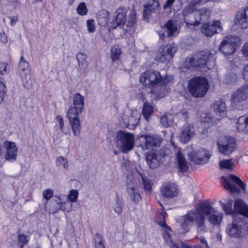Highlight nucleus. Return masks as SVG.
<instances>
[{"mask_svg":"<svg viewBox=\"0 0 248 248\" xmlns=\"http://www.w3.org/2000/svg\"><path fill=\"white\" fill-rule=\"evenodd\" d=\"M206 217L211 224L217 225L222 221L223 214L212 207L208 202H204L182 217L181 226L185 229L190 225H194L198 232H205L207 230Z\"/></svg>","mask_w":248,"mask_h":248,"instance_id":"1","label":"nucleus"},{"mask_svg":"<svg viewBox=\"0 0 248 248\" xmlns=\"http://www.w3.org/2000/svg\"><path fill=\"white\" fill-rule=\"evenodd\" d=\"M234 207L238 214L227 225L226 232L230 237L238 238L241 236L242 230L246 225L245 217H248V207L241 200L237 199L234 202Z\"/></svg>","mask_w":248,"mask_h":248,"instance_id":"2","label":"nucleus"},{"mask_svg":"<svg viewBox=\"0 0 248 248\" xmlns=\"http://www.w3.org/2000/svg\"><path fill=\"white\" fill-rule=\"evenodd\" d=\"M73 106L68 109L67 117L75 136H78L80 133L81 125L79 114L82 113L84 105V97L80 93H76L73 97Z\"/></svg>","mask_w":248,"mask_h":248,"instance_id":"3","label":"nucleus"},{"mask_svg":"<svg viewBox=\"0 0 248 248\" xmlns=\"http://www.w3.org/2000/svg\"><path fill=\"white\" fill-rule=\"evenodd\" d=\"M161 79L160 72L154 70L145 71L140 78V82L143 86L151 87V93L160 98L165 95V87L160 85Z\"/></svg>","mask_w":248,"mask_h":248,"instance_id":"4","label":"nucleus"},{"mask_svg":"<svg viewBox=\"0 0 248 248\" xmlns=\"http://www.w3.org/2000/svg\"><path fill=\"white\" fill-rule=\"evenodd\" d=\"M187 88L192 96L201 98L207 93L209 84L205 77H194L188 80Z\"/></svg>","mask_w":248,"mask_h":248,"instance_id":"5","label":"nucleus"},{"mask_svg":"<svg viewBox=\"0 0 248 248\" xmlns=\"http://www.w3.org/2000/svg\"><path fill=\"white\" fill-rule=\"evenodd\" d=\"M127 9L124 7L118 8L115 12V21L118 25H122V28L126 31H128L135 25L137 21L136 11L131 9L126 20Z\"/></svg>","mask_w":248,"mask_h":248,"instance_id":"6","label":"nucleus"},{"mask_svg":"<svg viewBox=\"0 0 248 248\" xmlns=\"http://www.w3.org/2000/svg\"><path fill=\"white\" fill-rule=\"evenodd\" d=\"M135 138L133 134L124 132L121 130L116 134L117 146L124 153H127L133 149L134 146Z\"/></svg>","mask_w":248,"mask_h":248,"instance_id":"7","label":"nucleus"},{"mask_svg":"<svg viewBox=\"0 0 248 248\" xmlns=\"http://www.w3.org/2000/svg\"><path fill=\"white\" fill-rule=\"evenodd\" d=\"M221 179L224 188L232 193L238 192L239 188L243 190L245 188V183L235 175L231 174L228 178L223 176Z\"/></svg>","mask_w":248,"mask_h":248,"instance_id":"8","label":"nucleus"},{"mask_svg":"<svg viewBox=\"0 0 248 248\" xmlns=\"http://www.w3.org/2000/svg\"><path fill=\"white\" fill-rule=\"evenodd\" d=\"M210 15L209 9L203 7L194 11L189 15L188 18L185 19V22L187 25L197 26L200 23L202 20L207 19Z\"/></svg>","mask_w":248,"mask_h":248,"instance_id":"9","label":"nucleus"},{"mask_svg":"<svg viewBox=\"0 0 248 248\" xmlns=\"http://www.w3.org/2000/svg\"><path fill=\"white\" fill-rule=\"evenodd\" d=\"M187 155L191 162L199 165L208 163L211 156L210 152L203 148L193 150Z\"/></svg>","mask_w":248,"mask_h":248,"instance_id":"10","label":"nucleus"},{"mask_svg":"<svg viewBox=\"0 0 248 248\" xmlns=\"http://www.w3.org/2000/svg\"><path fill=\"white\" fill-rule=\"evenodd\" d=\"M219 152L225 155L231 154L236 148L235 139L231 137L221 136L217 142Z\"/></svg>","mask_w":248,"mask_h":248,"instance_id":"11","label":"nucleus"},{"mask_svg":"<svg viewBox=\"0 0 248 248\" xmlns=\"http://www.w3.org/2000/svg\"><path fill=\"white\" fill-rule=\"evenodd\" d=\"M140 146L143 150L159 146L162 141L161 138L157 135L149 134L141 135L139 137Z\"/></svg>","mask_w":248,"mask_h":248,"instance_id":"12","label":"nucleus"},{"mask_svg":"<svg viewBox=\"0 0 248 248\" xmlns=\"http://www.w3.org/2000/svg\"><path fill=\"white\" fill-rule=\"evenodd\" d=\"M18 68L23 86L27 89L31 88L34 79L30 74L29 63H19Z\"/></svg>","mask_w":248,"mask_h":248,"instance_id":"13","label":"nucleus"},{"mask_svg":"<svg viewBox=\"0 0 248 248\" xmlns=\"http://www.w3.org/2000/svg\"><path fill=\"white\" fill-rule=\"evenodd\" d=\"M238 41V38L231 35L227 36L222 40L219 49L226 55H232L235 52Z\"/></svg>","mask_w":248,"mask_h":248,"instance_id":"14","label":"nucleus"},{"mask_svg":"<svg viewBox=\"0 0 248 248\" xmlns=\"http://www.w3.org/2000/svg\"><path fill=\"white\" fill-rule=\"evenodd\" d=\"M202 34L206 36H212L222 31L221 23L219 20H214L203 24L201 29Z\"/></svg>","mask_w":248,"mask_h":248,"instance_id":"15","label":"nucleus"},{"mask_svg":"<svg viewBox=\"0 0 248 248\" xmlns=\"http://www.w3.org/2000/svg\"><path fill=\"white\" fill-rule=\"evenodd\" d=\"M215 61V59L214 56L209 50H206L196 52L189 55L186 59V62H199L200 61L210 62Z\"/></svg>","mask_w":248,"mask_h":248,"instance_id":"16","label":"nucleus"},{"mask_svg":"<svg viewBox=\"0 0 248 248\" xmlns=\"http://www.w3.org/2000/svg\"><path fill=\"white\" fill-rule=\"evenodd\" d=\"M176 47L174 44L168 45L164 47L159 48L158 55H160V57L156 56V60L160 61H169L172 57L173 54L176 51Z\"/></svg>","mask_w":248,"mask_h":248,"instance_id":"17","label":"nucleus"},{"mask_svg":"<svg viewBox=\"0 0 248 248\" xmlns=\"http://www.w3.org/2000/svg\"><path fill=\"white\" fill-rule=\"evenodd\" d=\"M234 23L236 26L240 28H248V6L240 9L236 13Z\"/></svg>","mask_w":248,"mask_h":248,"instance_id":"18","label":"nucleus"},{"mask_svg":"<svg viewBox=\"0 0 248 248\" xmlns=\"http://www.w3.org/2000/svg\"><path fill=\"white\" fill-rule=\"evenodd\" d=\"M165 154L163 151L159 152L148 154L146 156V161L151 168H155L159 163H162Z\"/></svg>","mask_w":248,"mask_h":248,"instance_id":"19","label":"nucleus"},{"mask_svg":"<svg viewBox=\"0 0 248 248\" xmlns=\"http://www.w3.org/2000/svg\"><path fill=\"white\" fill-rule=\"evenodd\" d=\"M248 98V84L238 89L232 95L231 100L233 103H240Z\"/></svg>","mask_w":248,"mask_h":248,"instance_id":"20","label":"nucleus"},{"mask_svg":"<svg viewBox=\"0 0 248 248\" xmlns=\"http://www.w3.org/2000/svg\"><path fill=\"white\" fill-rule=\"evenodd\" d=\"M160 191L162 195L166 198H171L178 195V188L175 184L172 182L163 184Z\"/></svg>","mask_w":248,"mask_h":248,"instance_id":"21","label":"nucleus"},{"mask_svg":"<svg viewBox=\"0 0 248 248\" xmlns=\"http://www.w3.org/2000/svg\"><path fill=\"white\" fill-rule=\"evenodd\" d=\"M195 134V128L193 125L187 124L182 127L179 135L180 141L183 143L188 142Z\"/></svg>","mask_w":248,"mask_h":248,"instance_id":"22","label":"nucleus"},{"mask_svg":"<svg viewBox=\"0 0 248 248\" xmlns=\"http://www.w3.org/2000/svg\"><path fill=\"white\" fill-rule=\"evenodd\" d=\"M160 10V4L157 0H149L144 5L143 16L149 18L152 13H157Z\"/></svg>","mask_w":248,"mask_h":248,"instance_id":"23","label":"nucleus"},{"mask_svg":"<svg viewBox=\"0 0 248 248\" xmlns=\"http://www.w3.org/2000/svg\"><path fill=\"white\" fill-rule=\"evenodd\" d=\"M4 147L6 148L5 158L9 161L16 160L17 156V148L13 142L6 141L4 143Z\"/></svg>","mask_w":248,"mask_h":248,"instance_id":"24","label":"nucleus"},{"mask_svg":"<svg viewBox=\"0 0 248 248\" xmlns=\"http://www.w3.org/2000/svg\"><path fill=\"white\" fill-rule=\"evenodd\" d=\"M212 108L216 115L223 116L226 115L227 107L225 102L220 99L215 100L212 105Z\"/></svg>","mask_w":248,"mask_h":248,"instance_id":"25","label":"nucleus"},{"mask_svg":"<svg viewBox=\"0 0 248 248\" xmlns=\"http://www.w3.org/2000/svg\"><path fill=\"white\" fill-rule=\"evenodd\" d=\"M175 153L179 170L182 172L186 171L188 169L187 162L185 159L181 150L176 149Z\"/></svg>","mask_w":248,"mask_h":248,"instance_id":"26","label":"nucleus"},{"mask_svg":"<svg viewBox=\"0 0 248 248\" xmlns=\"http://www.w3.org/2000/svg\"><path fill=\"white\" fill-rule=\"evenodd\" d=\"M236 128L240 132H248V115H242L238 118Z\"/></svg>","mask_w":248,"mask_h":248,"instance_id":"27","label":"nucleus"},{"mask_svg":"<svg viewBox=\"0 0 248 248\" xmlns=\"http://www.w3.org/2000/svg\"><path fill=\"white\" fill-rule=\"evenodd\" d=\"M98 24L102 26H106L109 20V13L106 9L100 10L97 16Z\"/></svg>","mask_w":248,"mask_h":248,"instance_id":"28","label":"nucleus"},{"mask_svg":"<svg viewBox=\"0 0 248 248\" xmlns=\"http://www.w3.org/2000/svg\"><path fill=\"white\" fill-rule=\"evenodd\" d=\"M127 193L130 197L131 199L134 202H138L140 199V195L138 192L135 186H132L128 182H127Z\"/></svg>","mask_w":248,"mask_h":248,"instance_id":"29","label":"nucleus"},{"mask_svg":"<svg viewBox=\"0 0 248 248\" xmlns=\"http://www.w3.org/2000/svg\"><path fill=\"white\" fill-rule=\"evenodd\" d=\"M201 2V0H186L187 5L183 11V15L184 16L190 14L194 11V7Z\"/></svg>","mask_w":248,"mask_h":248,"instance_id":"30","label":"nucleus"},{"mask_svg":"<svg viewBox=\"0 0 248 248\" xmlns=\"http://www.w3.org/2000/svg\"><path fill=\"white\" fill-rule=\"evenodd\" d=\"M122 206L123 200L120 198L118 195L116 194V197L112 202V208L116 213L120 214L123 211Z\"/></svg>","mask_w":248,"mask_h":248,"instance_id":"31","label":"nucleus"},{"mask_svg":"<svg viewBox=\"0 0 248 248\" xmlns=\"http://www.w3.org/2000/svg\"><path fill=\"white\" fill-rule=\"evenodd\" d=\"M140 114L137 111H133L129 117L127 121V127L128 126H135L137 125L140 120Z\"/></svg>","mask_w":248,"mask_h":248,"instance_id":"32","label":"nucleus"},{"mask_svg":"<svg viewBox=\"0 0 248 248\" xmlns=\"http://www.w3.org/2000/svg\"><path fill=\"white\" fill-rule=\"evenodd\" d=\"M153 113V107L149 103H145L142 108V113L146 121H148L150 116Z\"/></svg>","mask_w":248,"mask_h":248,"instance_id":"33","label":"nucleus"},{"mask_svg":"<svg viewBox=\"0 0 248 248\" xmlns=\"http://www.w3.org/2000/svg\"><path fill=\"white\" fill-rule=\"evenodd\" d=\"M160 121L164 127H168L173 124V117L171 114L163 115L161 117Z\"/></svg>","mask_w":248,"mask_h":248,"instance_id":"34","label":"nucleus"},{"mask_svg":"<svg viewBox=\"0 0 248 248\" xmlns=\"http://www.w3.org/2000/svg\"><path fill=\"white\" fill-rule=\"evenodd\" d=\"M165 27L167 30V35L170 37L177 30L176 24L172 20L168 21L165 24Z\"/></svg>","mask_w":248,"mask_h":248,"instance_id":"35","label":"nucleus"},{"mask_svg":"<svg viewBox=\"0 0 248 248\" xmlns=\"http://www.w3.org/2000/svg\"><path fill=\"white\" fill-rule=\"evenodd\" d=\"M160 206L161 207L162 212L160 213V215L162 216L163 219V222H159L158 224L160 225L162 228H166L168 230H170V228L167 226V224L165 222V220L166 216H167V213L164 211V207L161 202H159Z\"/></svg>","mask_w":248,"mask_h":248,"instance_id":"36","label":"nucleus"},{"mask_svg":"<svg viewBox=\"0 0 248 248\" xmlns=\"http://www.w3.org/2000/svg\"><path fill=\"white\" fill-rule=\"evenodd\" d=\"M95 248H105L101 235L96 233L94 237Z\"/></svg>","mask_w":248,"mask_h":248,"instance_id":"37","label":"nucleus"},{"mask_svg":"<svg viewBox=\"0 0 248 248\" xmlns=\"http://www.w3.org/2000/svg\"><path fill=\"white\" fill-rule=\"evenodd\" d=\"M29 237L24 234H19L18 235V241L20 244V247L23 248V247L27 245L29 241Z\"/></svg>","mask_w":248,"mask_h":248,"instance_id":"38","label":"nucleus"},{"mask_svg":"<svg viewBox=\"0 0 248 248\" xmlns=\"http://www.w3.org/2000/svg\"><path fill=\"white\" fill-rule=\"evenodd\" d=\"M237 79V76L235 73H230L226 75L224 79V82L227 84H232L235 82Z\"/></svg>","mask_w":248,"mask_h":248,"instance_id":"39","label":"nucleus"},{"mask_svg":"<svg viewBox=\"0 0 248 248\" xmlns=\"http://www.w3.org/2000/svg\"><path fill=\"white\" fill-rule=\"evenodd\" d=\"M173 80V78L172 76H168L166 75L165 77H163L161 76V79L160 82V85L161 86H164L165 87V93H166V90L165 85L169 84Z\"/></svg>","mask_w":248,"mask_h":248,"instance_id":"40","label":"nucleus"},{"mask_svg":"<svg viewBox=\"0 0 248 248\" xmlns=\"http://www.w3.org/2000/svg\"><path fill=\"white\" fill-rule=\"evenodd\" d=\"M77 13L81 16L85 15L88 12L87 6L84 2H81L77 8Z\"/></svg>","mask_w":248,"mask_h":248,"instance_id":"41","label":"nucleus"},{"mask_svg":"<svg viewBox=\"0 0 248 248\" xmlns=\"http://www.w3.org/2000/svg\"><path fill=\"white\" fill-rule=\"evenodd\" d=\"M219 167L221 169H232L233 164L230 160H224L219 162Z\"/></svg>","mask_w":248,"mask_h":248,"instance_id":"42","label":"nucleus"},{"mask_svg":"<svg viewBox=\"0 0 248 248\" xmlns=\"http://www.w3.org/2000/svg\"><path fill=\"white\" fill-rule=\"evenodd\" d=\"M111 59L113 61L119 60L121 53V50L117 48H112L111 50Z\"/></svg>","mask_w":248,"mask_h":248,"instance_id":"43","label":"nucleus"},{"mask_svg":"<svg viewBox=\"0 0 248 248\" xmlns=\"http://www.w3.org/2000/svg\"><path fill=\"white\" fill-rule=\"evenodd\" d=\"M208 63H198V66L195 64H191L193 67H195L197 70H199L201 72H204L210 69V68L207 65Z\"/></svg>","mask_w":248,"mask_h":248,"instance_id":"44","label":"nucleus"},{"mask_svg":"<svg viewBox=\"0 0 248 248\" xmlns=\"http://www.w3.org/2000/svg\"><path fill=\"white\" fill-rule=\"evenodd\" d=\"M78 196V193L77 190H72L70 191L68 196V199L71 202H74L77 201Z\"/></svg>","mask_w":248,"mask_h":248,"instance_id":"45","label":"nucleus"},{"mask_svg":"<svg viewBox=\"0 0 248 248\" xmlns=\"http://www.w3.org/2000/svg\"><path fill=\"white\" fill-rule=\"evenodd\" d=\"M58 166H62L64 169H67L69 167V164L67 159L62 156H60L57 158Z\"/></svg>","mask_w":248,"mask_h":248,"instance_id":"46","label":"nucleus"},{"mask_svg":"<svg viewBox=\"0 0 248 248\" xmlns=\"http://www.w3.org/2000/svg\"><path fill=\"white\" fill-rule=\"evenodd\" d=\"M87 27L88 31L92 33L95 30V22L93 19H90L87 21Z\"/></svg>","mask_w":248,"mask_h":248,"instance_id":"47","label":"nucleus"},{"mask_svg":"<svg viewBox=\"0 0 248 248\" xmlns=\"http://www.w3.org/2000/svg\"><path fill=\"white\" fill-rule=\"evenodd\" d=\"M232 202V201L231 200L229 203L227 204L223 203L222 205V208L227 214H231L232 213V208L231 207Z\"/></svg>","mask_w":248,"mask_h":248,"instance_id":"48","label":"nucleus"},{"mask_svg":"<svg viewBox=\"0 0 248 248\" xmlns=\"http://www.w3.org/2000/svg\"><path fill=\"white\" fill-rule=\"evenodd\" d=\"M53 191L51 189H47L43 191V196L44 199L48 200L52 196Z\"/></svg>","mask_w":248,"mask_h":248,"instance_id":"49","label":"nucleus"},{"mask_svg":"<svg viewBox=\"0 0 248 248\" xmlns=\"http://www.w3.org/2000/svg\"><path fill=\"white\" fill-rule=\"evenodd\" d=\"M5 85L2 82L0 81V104L3 101V94L6 91Z\"/></svg>","mask_w":248,"mask_h":248,"instance_id":"50","label":"nucleus"},{"mask_svg":"<svg viewBox=\"0 0 248 248\" xmlns=\"http://www.w3.org/2000/svg\"><path fill=\"white\" fill-rule=\"evenodd\" d=\"M142 182L143 185L144 186V188L145 191H147L148 192H149L152 190V186L150 183V182L144 179L142 177Z\"/></svg>","mask_w":248,"mask_h":248,"instance_id":"51","label":"nucleus"},{"mask_svg":"<svg viewBox=\"0 0 248 248\" xmlns=\"http://www.w3.org/2000/svg\"><path fill=\"white\" fill-rule=\"evenodd\" d=\"M201 122L205 124L212 122V118L210 115L209 114H205L204 116H202Z\"/></svg>","mask_w":248,"mask_h":248,"instance_id":"52","label":"nucleus"},{"mask_svg":"<svg viewBox=\"0 0 248 248\" xmlns=\"http://www.w3.org/2000/svg\"><path fill=\"white\" fill-rule=\"evenodd\" d=\"M56 120L59 124L61 131H63V128L64 127V122L63 118L61 116L58 115L56 117Z\"/></svg>","mask_w":248,"mask_h":248,"instance_id":"53","label":"nucleus"},{"mask_svg":"<svg viewBox=\"0 0 248 248\" xmlns=\"http://www.w3.org/2000/svg\"><path fill=\"white\" fill-rule=\"evenodd\" d=\"M87 56L82 53H78L77 55V59L78 62H83L86 61Z\"/></svg>","mask_w":248,"mask_h":248,"instance_id":"54","label":"nucleus"},{"mask_svg":"<svg viewBox=\"0 0 248 248\" xmlns=\"http://www.w3.org/2000/svg\"><path fill=\"white\" fill-rule=\"evenodd\" d=\"M175 0H167L166 2H165L163 8L164 10H167L168 9L169 11L170 10V6L173 3Z\"/></svg>","mask_w":248,"mask_h":248,"instance_id":"55","label":"nucleus"},{"mask_svg":"<svg viewBox=\"0 0 248 248\" xmlns=\"http://www.w3.org/2000/svg\"><path fill=\"white\" fill-rule=\"evenodd\" d=\"M9 18L11 20V25L12 26H14L16 22L18 21V16H10L9 17Z\"/></svg>","mask_w":248,"mask_h":248,"instance_id":"56","label":"nucleus"},{"mask_svg":"<svg viewBox=\"0 0 248 248\" xmlns=\"http://www.w3.org/2000/svg\"><path fill=\"white\" fill-rule=\"evenodd\" d=\"M0 39L1 42L4 44H5L7 42V36L4 32H2L0 33Z\"/></svg>","mask_w":248,"mask_h":248,"instance_id":"57","label":"nucleus"},{"mask_svg":"<svg viewBox=\"0 0 248 248\" xmlns=\"http://www.w3.org/2000/svg\"><path fill=\"white\" fill-rule=\"evenodd\" d=\"M6 70V63H0V74H3V72H5Z\"/></svg>","mask_w":248,"mask_h":248,"instance_id":"58","label":"nucleus"},{"mask_svg":"<svg viewBox=\"0 0 248 248\" xmlns=\"http://www.w3.org/2000/svg\"><path fill=\"white\" fill-rule=\"evenodd\" d=\"M243 75L244 78L248 81V64L244 67Z\"/></svg>","mask_w":248,"mask_h":248,"instance_id":"59","label":"nucleus"},{"mask_svg":"<svg viewBox=\"0 0 248 248\" xmlns=\"http://www.w3.org/2000/svg\"><path fill=\"white\" fill-rule=\"evenodd\" d=\"M242 51L244 55L246 57H248V42L243 46Z\"/></svg>","mask_w":248,"mask_h":248,"instance_id":"60","label":"nucleus"},{"mask_svg":"<svg viewBox=\"0 0 248 248\" xmlns=\"http://www.w3.org/2000/svg\"><path fill=\"white\" fill-rule=\"evenodd\" d=\"M66 204L65 202H58L57 204L59 206V209H61V210H63V211H66L69 212L70 209H68V210H66L65 209V207L63 206V204Z\"/></svg>","mask_w":248,"mask_h":248,"instance_id":"61","label":"nucleus"},{"mask_svg":"<svg viewBox=\"0 0 248 248\" xmlns=\"http://www.w3.org/2000/svg\"><path fill=\"white\" fill-rule=\"evenodd\" d=\"M170 248H179L178 246L172 241L170 242Z\"/></svg>","mask_w":248,"mask_h":248,"instance_id":"62","label":"nucleus"},{"mask_svg":"<svg viewBox=\"0 0 248 248\" xmlns=\"http://www.w3.org/2000/svg\"><path fill=\"white\" fill-rule=\"evenodd\" d=\"M200 241H201V243L202 244H205L206 245V246L207 247H208V245H207V243L206 242V240L204 238H201L200 239Z\"/></svg>","mask_w":248,"mask_h":248,"instance_id":"63","label":"nucleus"},{"mask_svg":"<svg viewBox=\"0 0 248 248\" xmlns=\"http://www.w3.org/2000/svg\"><path fill=\"white\" fill-rule=\"evenodd\" d=\"M181 248H191L190 247L186 245L184 243H182Z\"/></svg>","mask_w":248,"mask_h":248,"instance_id":"64","label":"nucleus"}]
</instances>
